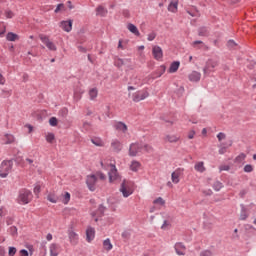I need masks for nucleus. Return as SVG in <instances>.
<instances>
[{
    "label": "nucleus",
    "instance_id": "3",
    "mask_svg": "<svg viewBox=\"0 0 256 256\" xmlns=\"http://www.w3.org/2000/svg\"><path fill=\"white\" fill-rule=\"evenodd\" d=\"M11 169H13V162L11 160L3 161L0 167V177L5 179V177H7L11 172Z\"/></svg>",
    "mask_w": 256,
    "mask_h": 256
},
{
    "label": "nucleus",
    "instance_id": "21",
    "mask_svg": "<svg viewBox=\"0 0 256 256\" xmlns=\"http://www.w3.org/2000/svg\"><path fill=\"white\" fill-rule=\"evenodd\" d=\"M127 29H128V31H130V33H132L136 37H140L141 36V33L139 32V29L137 28V26H135V24L129 23L127 25Z\"/></svg>",
    "mask_w": 256,
    "mask_h": 256
},
{
    "label": "nucleus",
    "instance_id": "26",
    "mask_svg": "<svg viewBox=\"0 0 256 256\" xmlns=\"http://www.w3.org/2000/svg\"><path fill=\"white\" fill-rule=\"evenodd\" d=\"M91 143H93V145H95L96 147H104L105 146V142H103V140L101 138H92L91 139Z\"/></svg>",
    "mask_w": 256,
    "mask_h": 256
},
{
    "label": "nucleus",
    "instance_id": "30",
    "mask_svg": "<svg viewBox=\"0 0 256 256\" xmlns=\"http://www.w3.org/2000/svg\"><path fill=\"white\" fill-rule=\"evenodd\" d=\"M97 95H99L97 88H92L89 90V97H90L91 101H94V99H97Z\"/></svg>",
    "mask_w": 256,
    "mask_h": 256
},
{
    "label": "nucleus",
    "instance_id": "18",
    "mask_svg": "<svg viewBox=\"0 0 256 256\" xmlns=\"http://www.w3.org/2000/svg\"><path fill=\"white\" fill-rule=\"evenodd\" d=\"M93 239H95V228L89 226L86 229V241L88 243H91V241H93Z\"/></svg>",
    "mask_w": 256,
    "mask_h": 256
},
{
    "label": "nucleus",
    "instance_id": "12",
    "mask_svg": "<svg viewBox=\"0 0 256 256\" xmlns=\"http://www.w3.org/2000/svg\"><path fill=\"white\" fill-rule=\"evenodd\" d=\"M183 171H184L183 168H178L174 172H172V174H171L172 183L177 185V183H179V181H181L180 177H181V175H183Z\"/></svg>",
    "mask_w": 256,
    "mask_h": 256
},
{
    "label": "nucleus",
    "instance_id": "29",
    "mask_svg": "<svg viewBox=\"0 0 256 256\" xmlns=\"http://www.w3.org/2000/svg\"><path fill=\"white\" fill-rule=\"evenodd\" d=\"M195 171H198V173H204L205 171V165L203 162H198L194 166Z\"/></svg>",
    "mask_w": 256,
    "mask_h": 256
},
{
    "label": "nucleus",
    "instance_id": "55",
    "mask_svg": "<svg viewBox=\"0 0 256 256\" xmlns=\"http://www.w3.org/2000/svg\"><path fill=\"white\" fill-rule=\"evenodd\" d=\"M10 233L11 235H17V227L15 226L10 227Z\"/></svg>",
    "mask_w": 256,
    "mask_h": 256
},
{
    "label": "nucleus",
    "instance_id": "1",
    "mask_svg": "<svg viewBox=\"0 0 256 256\" xmlns=\"http://www.w3.org/2000/svg\"><path fill=\"white\" fill-rule=\"evenodd\" d=\"M109 161L111 160H102L100 162V165L105 171L110 168V171L108 172L109 181L110 183H113V181H117V179H119V172H117V167L115 166V164Z\"/></svg>",
    "mask_w": 256,
    "mask_h": 256
},
{
    "label": "nucleus",
    "instance_id": "7",
    "mask_svg": "<svg viewBox=\"0 0 256 256\" xmlns=\"http://www.w3.org/2000/svg\"><path fill=\"white\" fill-rule=\"evenodd\" d=\"M141 151H143V144L138 142L130 144V147H129L130 157L137 156L139 153H141Z\"/></svg>",
    "mask_w": 256,
    "mask_h": 256
},
{
    "label": "nucleus",
    "instance_id": "51",
    "mask_svg": "<svg viewBox=\"0 0 256 256\" xmlns=\"http://www.w3.org/2000/svg\"><path fill=\"white\" fill-rule=\"evenodd\" d=\"M60 115H62V117H67V114L69 113V110H67V108H62L59 111Z\"/></svg>",
    "mask_w": 256,
    "mask_h": 256
},
{
    "label": "nucleus",
    "instance_id": "38",
    "mask_svg": "<svg viewBox=\"0 0 256 256\" xmlns=\"http://www.w3.org/2000/svg\"><path fill=\"white\" fill-rule=\"evenodd\" d=\"M213 189H214V191H221V189H223V183L216 181L213 184Z\"/></svg>",
    "mask_w": 256,
    "mask_h": 256
},
{
    "label": "nucleus",
    "instance_id": "9",
    "mask_svg": "<svg viewBox=\"0 0 256 256\" xmlns=\"http://www.w3.org/2000/svg\"><path fill=\"white\" fill-rule=\"evenodd\" d=\"M86 185L89 191H95L97 185V176H95V174L88 175L86 178Z\"/></svg>",
    "mask_w": 256,
    "mask_h": 256
},
{
    "label": "nucleus",
    "instance_id": "6",
    "mask_svg": "<svg viewBox=\"0 0 256 256\" xmlns=\"http://www.w3.org/2000/svg\"><path fill=\"white\" fill-rule=\"evenodd\" d=\"M112 127L118 133H122V135H127V133L129 132V127L127 126V124H125V122L115 121L113 122Z\"/></svg>",
    "mask_w": 256,
    "mask_h": 256
},
{
    "label": "nucleus",
    "instance_id": "39",
    "mask_svg": "<svg viewBox=\"0 0 256 256\" xmlns=\"http://www.w3.org/2000/svg\"><path fill=\"white\" fill-rule=\"evenodd\" d=\"M246 157L247 155H245V153H241L235 158V161L236 163H242V161H245Z\"/></svg>",
    "mask_w": 256,
    "mask_h": 256
},
{
    "label": "nucleus",
    "instance_id": "13",
    "mask_svg": "<svg viewBox=\"0 0 256 256\" xmlns=\"http://www.w3.org/2000/svg\"><path fill=\"white\" fill-rule=\"evenodd\" d=\"M68 239L71 245H77L79 243V234H77V232H74L71 228L68 230Z\"/></svg>",
    "mask_w": 256,
    "mask_h": 256
},
{
    "label": "nucleus",
    "instance_id": "64",
    "mask_svg": "<svg viewBox=\"0 0 256 256\" xmlns=\"http://www.w3.org/2000/svg\"><path fill=\"white\" fill-rule=\"evenodd\" d=\"M99 178L102 179V180H104V179L106 178V176H105V174H103V173H99Z\"/></svg>",
    "mask_w": 256,
    "mask_h": 256
},
{
    "label": "nucleus",
    "instance_id": "59",
    "mask_svg": "<svg viewBox=\"0 0 256 256\" xmlns=\"http://www.w3.org/2000/svg\"><path fill=\"white\" fill-rule=\"evenodd\" d=\"M194 137H195V131L192 130V131H190V132L188 133V139H194Z\"/></svg>",
    "mask_w": 256,
    "mask_h": 256
},
{
    "label": "nucleus",
    "instance_id": "8",
    "mask_svg": "<svg viewBox=\"0 0 256 256\" xmlns=\"http://www.w3.org/2000/svg\"><path fill=\"white\" fill-rule=\"evenodd\" d=\"M147 97H149V92L147 90L138 91L132 95V101H134V103H139V101H144Z\"/></svg>",
    "mask_w": 256,
    "mask_h": 256
},
{
    "label": "nucleus",
    "instance_id": "4",
    "mask_svg": "<svg viewBox=\"0 0 256 256\" xmlns=\"http://www.w3.org/2000/svg\"><path fill=\"white\" fill-rule=\"evenodd\" d=\"M33 199V194L29 190L20 191L18 201L21 205H27Z\"/></svg>",
    "mask_w": 256,
    "mask_h": 256
},
{
    "label": "nucleus",
    "instance_id": "34",
    "mask_svg": "<svg viewBox=\"0 0 256 256\" xmlns=\"http://www.w3.org/2000/svg\"><path fill=\"white\" fill-rule=\"evenodd\" d=\"M154 205H159V207H165V200L162 197H158L153 201Z\"/></svg>",
    "mask_w": 256,
    "mask_h": 256
},
{
    "label": "nucleus",
    "instance_id": "54",
    "mask_svg": "<svg viewBox=\"0 0 256 256\" xmlns=\"http://www.w3.org/2000/svg\"><path fill=\"white\" fill-rule=\"evenodd\" d=\"M229 169H231V167H229V165H221L219 167V171H229Z\"/></svg>",
    "mask_w": 256,
    "mask_h": 256
},
{
    "label": "nucleus",
    "instance_id": "36",
    "mask_svg": "<svg viewBox=\"0 0 256 256\" xmlns=\"http://www.w3.org/2000/svg\"><path fill=\"white\" fill-rule=\"evenodd\" d=\"M47 199L50 203H57L59 201V198L55 194H48Z\"/></svg>",
    "mask_w": 256,
    "mask_h": 256
},
{
    "label": "nucleus",
    "instance_id": "28",
    "mask_svg": "<svg viewBox=\"0 0 256 256\" xmlns=\"http://www.w3.org/2000/svg\"><path fill=\"white\" fill-rule=\"evenodd\" d=\"M198 35H199V37H207V35H209V28L200 27L198 29Z\"/></svg>",
    "mask_w": 256,
    "mask_h": 256
},
{
    "label": "nucleus",
    "instance_id": "15",
    "mask_svg": "<svg viewBox=\"0 0 256 256\" xmlns=\"http://www.w3.org/2000/svg\"><path fill=\"white\" fill-rule=\"evenodd\" d=\"M50 256H59L61 253V246L57 243H52L49 246Z\"/></svg>",
    "mask_w": 256,
    "mask_h": 256
},
{
    "label": "nucleus",
    "instance_id": "22",
    "mask_svg": "<svg viewBox=\"0 0 256 256\" xmlns=\"http://www.w3.org/2000/svg\"><path fill=\"white\" fill-rule=\"evenodd\" d=\"M181 65V62L179 61H174L170 64V67L168 69L169 73H177V71H179V67Z\"/></svg>",
    "mask_w": 256,
    "mask_h": 256
},
{
    "label": "nucleus",
    "instance_id": "58",
    "mask_svg": "<svg viewBox=\"0 0 256 256\" xmlns=\"http://www.w3.org/2000/svg\"><path fill=\"white\" fill-rule=\"evenodd\" d=\"M26 162L31 165L32 167H35V164H33L35 161L31 158H26Z\"/></svg>",
    "mask_w": 256,
    "mask_h": 256
},
{
    "label": "nucleus",
    "instance_id": "52",
    "mask_svg": "<svg viewBox=\"0 0 256 256\" xmlns=\"http://www.w3.org/2000/svg\"><path fill=\"white\" fill-rule=\"evenodd\" d=\"M227 46H228L230 49H233V47H236V46H237V43H235V41H233V40H229L228 43H227Z\"/></svg>",
    "mask_w": 256,
    "mask_h": 256
},
{
    "label": "nucleus",
    "instance_id": "20",
    "mask_svg": "<svg viewBox=\"0 0 256 256\" xmlns=\"http://www.w3.org/2000/svg\"><path fill=\"white\" fill-rule=\"evenodd\" d=\"M111 147L115 151V153H119V151L123 149V145L121 144V141H119L118 139H113L111 141Z\"/></svg>",
    "mask_w": 256,
    "mask_h": 256
},
{
    "label": "nucleus",
    "instance_id": "14",
    "mask_svg": "<svg viewBox=\"0 0 256 256\" xmlns=\"http://www.w3.org/2000/svg\"><path fill=\"white\" fill-rule=\"evenodd\" d=\"M152 55L156 61H161L163 59V49L160 46H154L152 48Z\"/></svg>",
    "mask_w": 256,
    "mask_h": 256
},
{
    "label": "nucleus",
    "instance_id": "33",
    "mask_svg": "<svg viewBox=\"0 0 256 256\" xmlns=\"http://www.w3.org/2000/svg\"><path fill=\"white\" fill-rule=\"evenodd\" d=\"M141 167V163L137 162V161H132L131 165H130V169L131 171L137 172L139 171V168Z\"/></svg>",
    "mask_w": 256,
    "mask_h": 256
},
{
    "label": "nucleus",
    "instance_id": "37",
    "mask_svg": "<svg viewBox=\"0 0 256 256\" xmlns=\"http://www.w3.org/2000/svg\"><path fill=\"white\" fill-rule=\"evenodd\" d=\"M4 15L6 19H13L15 17V13L9 9L5 10Z\"/></svg>",
    "mask_w": 256,
    "mask_h": 256
},
{
    "label": "nucleus",
    "instance_id": "62",
    "mask_svg": "<svg viewBox=\"0 0 256 256\" xmlns=\"http://www.w3.org/2000/svg\"><path fill=\"white\" fill-rule=\"evenodd\" d=\"M46 239H47V241H52L53 235L51 233L47 234Z\"/></svg>",
    "mask_w": 256,
    "mask_h": 256
},
{
    "label": "nucleus",
    "instance_id": "19",
    "mask_svg": "<svg viewBox=\"0 0 256 256\" xmlns=\"http://www.w3.org/2000/svg\"><path fill=\"white\" fill-rule=\"evenodd\" d=\"M189 81L192 83H198V81H201V74L197 71H192L188 76Z\"/></svg>",
    "mask_w": 256,
    "mask_h": 256
},
{
    "label": "nucleus",
    "instance_id": "49",
    "mask_svg": "<svg viewBox=\"0 0 256 256\" xmlns=\"http://www.w3.org/2000/svg\"><path fill=\"white\" fill-rule=\"evenodd\" d=\"M34 193H35V195H39V193H41V185L40 184L35 185Z\"/></svg>",
    "mask_w": 256,
    "mask_h": 256
},
{
    "label": "nucleus",
    "instance_id": "11",
    "mask_svg": "<svg viewBox=\"0 0 256 256\" xmlns=\"http://www.w3.org/2000/svg\"><path fill=\"white\" fill-rule=\"evenodd\" d=\"M175 253L179 256H185L187 253V247L182 242H177L174 245Z\"/></svg>",
    "mask_w": 256,
    "mask_h": 256
},
{
    "label": "nucleus",
    "instance_id": "63",
    "mask_svg": "<svg viewBox=\"0 0 256 256\" xmlns=\"http://www.w3.org/2000/svg\"><path fill=\"white\" fill-rule=\"evenodd\" d=\"M89 126H90L89 122L83 123V127L85 128L86 131H87V129H89Z\"/></svg>",
    "mask_w": 256,
    "mask_h": 256
},
{
    "label": "nucleus",
    "instance_id": "53",
    "mask_svg": "<svg viewBox=\"0 0 256 256\" xmlns=\"http://www.w3.org/2000/svg\"><path fill=\"white\" fill-rule=\"evenodd\" d=\"M143 151H153V147L149 144L142 145Z\"/></svg>",
    "mask_w": 256,
    "mask_h": 256
},
{
    "label": "nucleus",
    "instance_id": "56",
    "mask_svg": "<svg viewBox=\"0 0 256 256\" xmlns=\"http://www.w3.org/2000/svg\"><path fill=\"white\" fill-rule=\"evenodd\" d=\"M20 256H29V252L26 249L20 250Z\"/></svg>",
    "mask_w": 256,
    "mask_h": 256
},
{
    "label": "nucleus",
    "instance_id": "25",
    "mask_svg": "<svg viewBox=\"0 0 256 256\" xmlns=\"http://www.w3.org/2000/svg\"><path fill=\"white\" fill-rule=\"evenodd\" d=\"M96 15H99L100 17H105V15H107V8L103 6H98L96 8Z\"/></svg>",
    "mask_w": 256,
    "mask_h": 256
},
{
    "label": "nucleus",
    "instance_id": "23",
    "mask_svg": "<svg viewBox=\"0 0 256 256\" xmlns=\"http://www.w3.org/2000/svg\"><path fill=\"white\" fill-rule=\"evenodd\" d=\"M102 245H103L104 251H107V253H109V251H111V249H113V244L111 243V239H109V238L105 239L103 241Z\"/></svg>",
    "mask_w": 256,
    "mask_h": 256
},
{
    "label": "nucleus",
    "instance_id": "50",
    "mask_svg": "<svg viewBox=\"0 0 256 256\" xmlns=\"http://www.w3.org/2000/svg\"><path fill=\"white\" fill-rule=\"evenodd\" d=\"M227 136L225 135V133H223V132H219L218 134H217V139H218V141H223V139H225Z\"/></svg>",
    "mask_w": 256,
    "mask_h": 256
},
{
    "label": "nucleus",
    "instance_id": "17",
    "mask_svg": "<svg viewBox=\"0 0 256 256\" xmlns=\"http://www.w3.org/2000/svg\"><path fill=\"white\" fill-rule=\"evenodd\" d=\"M180 140H181V136L177 134H167L164 137V141H166L167 143H178V141Z\"/></svg>",
    "mask_w": 256,
    "mask_h": 256
},
{
    "label": "nucleus",
    "instance_id": "43",
    "mask_svg": "<svg viewBox=\"0 0 256 256\" xmlns=\"http://www.w3.org/2000/svg\"><path fill=\"white\" fill-rule=\"evenodd\" d=\"M244 172H245V173H253V165H251V164H246V165L244 166Z\"/></svg>",
    "mask_w": 256,
    "mask_h": 256
},
{
    "label": "nucleus",
    "instance_id": "57",
    "mask_svg": "<svg viewBox=\"0 0 256 256\" xmlns=\"http://www.w3.org/2000/svg\"><path fill=\"white\" fill-rule=\"evenodd\" d=\"M6 80H5V76H3V74L0 73V85H5Z\"/></svg>",
    "mask_w": 256,
    "mask_h": 256
},
{
    "label": "nucleus",
    "instance_id": "45",
    "mask_svg": "<svg viewBox=\"0 0 256 256\" xmlns=\"http://www.w3.org/2000/svg\"><path fill=\"white\" fill-rule=\"evenodd\" d=\"M17 253V248L10 246L9 250H8V255L9 256H15V254Z\"/></svg>",
    "mask_w": 256,
    "mask_h": 256
},
{
    "label": "nucleus",
    "instance_id": "31",
    "mask_svg": "<svg viewBox=\"0 0 256 256\" xmlns=\"http://www.w3.org/2000/svg\"><path fill=\"white\" fill-rule=\"evenodd\" d=\"M6 39H7V41H17V39H19V35L15 34L13 32H9L6 35Z\"/></svg>",
    "mask_w": 256,
    "mask_h": 256
},
{
    "label": "nucleus",
    "instance_id": "61",
    "mask_svg": "<svg viewBox=\"0 0 256 256\" xmlns=\"http://www.w3.org/2000/svg\"><path fill=\"white\" fill-rule=\"evenodd\" d=\"M197 45H203V41H201V40H196V41H194V42H193V46H194V47H197Z\"/></svg>",
    "mask_w": 256,
    "mask_h": 256
},
{
    "label": "nucleus",
    "instance_id": "48",
    "mask_svg": "<svg viewBox=\"0 0 256 256\" xmlns=\"http://www.w3.org/2000/svg\"><path fill=\"white\" fill-rule=\"evenodd\" d=\"M49 123L51 127H57V119L55 117L50 118Z\"/></svg>",
    "mask_w": 256,
    "mask_h": 256
},
{
    "label": "nucleus",
    "instance_id": "41",
    "mask_svg": "<svg viewBox=\"0 0 256 256\" xmlns=\"http://www.w3.org/2000/svg\"><path fill=\"white\" fill-rule=\"evenodd\" d=\"M81 95H83V91H74V100L75 101H81Z\"/></svg>",
    "mask_w": 256,
    "mask_h": 256
},
{
    "label": "nucleus",
    "instance_id": "24",
    "mask_svg": "<svg viewBox=\"0 0 256 256\" xmlns=\"http://www.w3.org/2000/svg\"><path fill=\"white\" fill-rule=\"evenodd\" d=\"M178 6H179V2H177V1H172V2H170V4L168 5V11H170L171 13H176Z\"/></svg>",
    "mask_w": 256,
    "mask_h": 256
},
{
    "label": "nucleus",
    "instance_id": "27",
    "mask_svg": "<svg viewBox=\"0 0 256 256\" xmlns=\"http://www.w3.org/2000/svg\"><path fill=\"white\" fill-rule=\"evenodd\" d=\"M4 141L6 145H11V143H15V136L13 134H5Z\"/></svg>",
    "mask_w": 256,
    "mask_h": 256
},
{
    "label": "nucleus",
    "instance_id": "2",
    "mask_svg": "<svg viewBox=\"0 0 256 256\" xmlns=\"http://www.w3.org/2000/svg\"><path fill=\"white\" fill-rule=\"evenodd\" d=\"M219 66V59L217 58H211L206 62L205 67L203 68L204 75H209V73H212L215 71V67Z\"/></svg>",
    "mask_w": 256,
    "mask_h": 256
},
{
    "label": "nucleus",
    "instance_id": "44",
    "mask_svg": "<svg viewBox=\"0 0 256 256\" xmlns=\"http://www.w3.org/2000/svg\"><path fill=\"white\" fill-rule=\"evenodd\" d=\"M65 10V4L60 3L56 6V9L54 10V13H59V11Z\"/></svg>",
    "mask_w": 256,
    "mask_h": 256
},
{
    "label": "nucleus",
    "instance_id": "16",
    "mask_svg": "<svg viewBox=\"0 0 256 256\" xmlns=\"http://www.w3.org/2000/svg\"><path fill=\"white\" fill-rule=\"evenodd\" d=\"M60 27L63 29V31H66V33H70V31L73 29V20L61 21Z\"/></svg>",
    "mask_w": 256,
    "mask_h": 256
},
{
    "label": "nucleus",
    "instance_id": "42",
    "mask_svg": "<svg viewBox=\"0 0 256 256\" xmlns=\"http://www.w3.org/2000/svg\"><path fill=\"white\" fill-rule=\"evenodd\" d=\"M116 67H122L125 65V60L121 59V58H117L114 62Z\"/></svg>",
    "mask_w": 256,
    "mask_h": 256
},
{
    "label": "nucleus",
    "instance_id": "32",
    "mask_svg": "<svg viewBox=\"0 0 256 256\" xmlns=\"http://www.w3.org/2000/svg\"><path fill=\"white\" fill-rule=\"evenodd\" d=\"M69 201H71V194L69 192H65L62 195V203H64V205H67Z\"/></svg>",
    "mask_w": 256,
    "mask_h": 256
},
{
    "label": "nucleus",
    "instance_id": "46",
    "mask_svg": "<svg viewBox=\"0 0 256 256\" xmlns=\"http://www.w3.org/2000/svg\"><path fill=\"white\" fill-rule=\"evenodd\" d=\"M200 256H213V252L211 250H203L200 252Z\"/></svg>",
    "mask_w": 256,
    "mask_h": 256
},
{
    "label": "nucleus",
    "instance_id": "40",
    "mask_svg": "<svg viewBox=\"0 0 256 256\" xmlns=\"http://www.w3.org/2000/svg\"><path fill=\"white\" fill-rule=\"evenodd\" d=\"M46 141L47 143H53V141H55V134L53 133L46 134Z\"/></svg>",
    "mask_w": 256,
    "mask_h": 256
},
{
    "label": "nucleus",
    "instance_id": "35",
    "mask_svg": "<svg viewBox=\"0 0 256 256\" xmlns=\"http://www.w3.org/2000/svg\"><path fill=\"white\" fill-rule=\"evenodd\" d=\"M218 147H219V150H218L219 155H225V153H227L228 147L225 146V144L221 143L220 145H218Z\"/></svg>",
    "mask_w": 256,
    "mask_h": 256
},
{
    "label": "nucleus",
    "instance_id": "10",
    "mask_svg": "<svg viewBox=\"0 0 256 256\" xmlns=\"http://www.w3.org/2000/svg\"><path fill=\"white\" fill-rule=\"evenodd\" d=\"M40 40L42 41V43H44V45H46V47H47V49H49V51L57 50V46L55 45V43H53L51 40H49V37H47L45 35H40Z\"/></svg>",
    "mask_w": 256,
    "mask_h": 256
},
{
    "label": "nucleus",
    "instance_id": "60",
    "mask_svg": "<svg viewBox=\"0 0 256 256\" xmlns=\"http://www.w3.org/2000/svg\"><path fill=\"white\" fill-rule=\"evenodd\" d=\"M25 127L28 129V133H33V126L26 124Z\"/></svg>",
    "mask_w": 256,
    "mask_h": 256
},
{
    "label": "nucleus",
    "instance_id": "5",
    "mask_svg": "<svg viewBox=\"0 0 256 256\" xmlns=\"http://www.w3.org/2000/svg\"><path fill=\"white\" fill-rule=\"evenodd\" d=\"M119 191L125 198L131 197V195H133V188L131 187V183H129L127 180L122 182Z\"/></svg>",
    "mask_w": 256,
    "mask_h": 256
},
{
    "label": "nucleus",
    "instance_id": "47",
    "mask_svg": "<svg viewBox=\"0 0 256 256\" xmlns=\"http://www.w3.org/2000/svg\"><path fill=\"white\" fill-rule=\"evenodd\" d=\"M155 37H157V34L155 32H151L150 34H148L147 40L155 41Z\"/></svg>",
    "mask_w": 256,
    "mask_h": 256
}]
</instances>
